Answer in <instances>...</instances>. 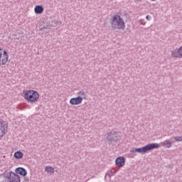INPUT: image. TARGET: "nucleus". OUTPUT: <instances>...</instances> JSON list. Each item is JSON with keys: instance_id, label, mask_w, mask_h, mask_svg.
Listing matches in <instances>:
<instances>
[{"instance_id": "6ab92c4d", "label": "nucleus", "mask_w": 182, "mask_h": 182, "mask_svg": "<svg viewBox=\"0 0 182 182\" xmlns=\"http://www.w3.org/2000/svg\"><path fill=\"white\" fill-rule=\"evenodd\" d=\"M179 55L182 58V46L179 48Z\"/></svg>"}, {"instance_id": "f8f14e48", "label": "nucleus", "mask_w": 182, "mask_h": 182, "mask_svg": "<svg viewBox=\"0 0 182 182\" xmlns=\"http://www.w3.org/2000/svg\"><path fill=\"white\" fill-rule=\"evenodd\" d=\"M14 157L16 159V160H21L23 157V153L21 151H18L14 153Z\"/></svg>"}, {"instance_id": "dca6fc26", "label": "nucleus", "mask_w": 182, "mask_h": 182, "mask_svg": "<svg viewBox=\"0 0 182 182\" xmlns=\"http://www.w3.org/2000/svg\"><path fill=\"white\" fill-rule=\"evenodd\" d=\"M171 142L168 141H165L163 143V146H166L167 147V149H170V147H171Z\"/></svg>"}, {"instance_id": "6e6552de", "label": "nucleus", "mask_w": 182, "mask_h": 182, "mask_svg": "<svg viewBox=\"0 0 182 182\" xmlns=\"http://www.w3.org/2000/svg\"><path fill=\"white\" fill-rule=\"evenodd\" d=\"M15 172L16 174H20V176H23V177L26 176V175L28 174V171H26V169L23 167L16 168Z\"/></svg>"}, {"instance_id": "a211bd4d", "label": "nucleus", "mask_w": 182, "mask_h": 182, "mask_svg": "<svg viewBox=\"0 0 182 182\" xmlns=\"http://www.w3.org/2000/svg\"><path fill=\"white\" fill-rule=\"evenodd\" d=\"M2 50H4V49L0 48V66H1V59L2 58Z\"/></svg>"}, {"instance_id": "7ed1b4c3", "label": "nucleus", "mask_w": 182, "mask_h": 182, "mask_svg": "<svg viewBox=\"0 0 182 182\" xmlns=\"http://www.w3.org/2000/svg\"><path fill=\"white\" fill-rule=\"evenodd\" d=\"M24 99L28 102V103H35L38 102L39 99V93L36 90H28L24 93Z\"/></svg>"}, {"instance_id": "412c9836", "label": "nucleus", "mask_w": 182, "mask_h": 182, "mask_svg": "<svg viewBox=\"0 0 182 182\" xmlns=\"http://www.w3.org/2000/svg\"><path fill=\"white\" fill-rule=\"evenodd\" d=\"M146 18L147 21H150L151 19V16L150 15H147Z\"/></svg>"}, {"instance_id": "1a4fd4ad", "label": "nucleus", "mask_w": 182, "mask_h": 182, "mask_svg": "<svg viewBox=\"0 0 182 182\" xmlns=\"http://www.w3.org/2000/svg\"><path fill=\"white\" fill-rule=\"evenodd\" d=\"M82 102H83V100H82V97H73L70 100V104L73 105H80Z\"/></svg>"}, {"instance_id": "f3484780", "label": "nucleus", "mask_w": 182, "mask_h": 182, "mask_svg": "<svg viewBox=\"0 0 182 182\" xmlns=\"http://www.w3.org/2000/svg\"><path fill=\"white\" fill-rule=\"evenodd\" d=\"M175 141H182V136H176Z\"/></svg>"}, {"instance_id": "393cba45", "label": "nucleus", "mask_w": 182, "mask_h": 182, "mask_svg": "<svg viewBox=\"0 0 182 182\" xmlns=\"http://www.w3.org/2000/svg\"><path fill=\"white\" fill-rule=\"evenodd\" d=\"M0 124H1V121H0Z\"/></svg>"}, {"instance_id": "9b49d317", "label": "nucleus", "mask_w": 182, "mask_h": 182, "mask_svg": "<svg viewBox=\"0 0 182 182\" xmlns=\"http://www.w3.org/2000/svg\"><path fill=\"white\" fill-rule=\"evenodd\" d=\"M77 97H81L82 100H83V99H85V100H86L87 95H86V92L83 90H81L80 92H78L77 93Z\"/></svg>"}, {"instance_id": "20e7f679", "label": "nucleus", "mask_w": 182, "mask_h": 182, "mask_svg": "<svg viewBox=\"0 0 182 182\" xmlns=\"http://www.w3.org/2000/svg\"><path fill=\"white\" fill-rule=\"evenodd\" d=\"M107 140L108 141V144L111 146H114V143H117L119 141V132L112 130L110 132L107 134Z\"/></svg>"}, {"instance_id": "39448f33", "label": "nucleus", "mask_w": 182, "mask_h": 182, "mask_svg": "<svg viewBox=\"0 0 182 182\" xmlns=\"http://www.w3.org/2000/svg\"><path fill=\"white\" fill-rule=\"evenodd\" d=\"M0 127H1L0 128V130L1 132L0 140H2V137H4V136L8 133V123H6L5 121H1Z\"/></svg>"}, {"instance_id": "5701e85b", "label": "nucleus", "mask_w": 182, "mask_h": 182, "mask_svg": "<svg viewBox=\"0 0 182 182\" xmlns=\"http://www.w3.org/2000/svg\"><path fill=\"white\" fill-rule=\"evenodd\" d=\"M111 173L114 175V173H116V171H115V172L111 171Z\"/></svg>"}, {"instance_id": "ddd939ff", "label": "nucleus", "mask_w": 182, "mask_h": 182, "mask_svg": "<svg viewBox=\"0 0 182 182\" xmlns=\"http://www.w3.org/2000/svg\"><path fill=\"white\" fill-rule=\"evenodd\" d=\"M178 55H180V48H178V50H177V49L173 50L171 52V56H172V58H178Z\"/></svg>"}, {"instance_id": "aec40b11", "label": "nucleus", "mask_w": 182, "mask_h": 182, "mask_svg": "<svg viewBox=\"0 0 182 182\" xmlns=\"http://www.w3.org/2000/svg\"><path fill=\"white\" fill-rule=\"evenodd\" d=\"M23 182H29V178L26 176H24V181Z\"/></svg>"}, {"instance_id": "f257e3e1", "label": "nucleus", "mask_w": 182, "mask_h": 182, "mask_svg": "<svg viewBox=\"0 0 182 182\" xmlns=\"http://www.w3.org/2000/svg\"><path fill=\"white\" fill-rule=\"evenodd\" d=\"M109 23L114 29H122V31H124V28H126L123 18L117 14L112 16Z\"/></svg>"}, {"instance_id": "4be33fe9", "label": "nucleus", "mask_w": 182, "mask_h": 182, "mask_svg": "<svg viewBox=\"0 0 182 182\" xmlns=\"http://www.w3.org/2000/svg\"><path fill=\"white\" fill-rule=\"evenodd\" d=\"M140 22L141 23V25H145V22H144V20H140Z\"/></svg>"}, {"instance_id": "0eeeda50", "label": "nucleus", "mask_w": 182, "mask_h": 182, "mask_svg": "<svg viewBox=\"0 0 182 182\" xmlns=\"http://www.w3.org/2000/svg\"><path fill=\"white\" fill-rule=\"evenodd\" d=\"M8 59H9V54L6 50H3V56L1 55V63L2 65H6V62H8Z\"/></svg>"}, {"instance_id": "423d86ee", "label": "nucleus", "mask_w": 182, "mask_h": 182, "mask_svg": "<svg viewBox=\"0 0 182 182\" xmlns=\"http://www.w3.org/2000/svg\"><path fill=\"white\" fill-rule=\"evenodd\" d=\"M115 164L116 166H118V167H123V166L126 164V159L123 156L117 158L115 160Z\"/></svg>"}, {"instance_id": "4468645a", "label": "nucleus", "mask_w": 182, "mask_h": 182, "mask_svg": "<svg viewBox=\"0 0 182 182\" xmlns=\"http://www.w3.org/2000/svg\"><path fill=\"white\" fill-rule=\"evenodd\" d=\"M45 170L47 173H55V169L52 166H46Z\"/></svg>"}, {"instance_id": "2eb2a0df", "label": "nucleus", "mask_w": 182, "mask_h": 182, "mask_svg": "<svg viewBox=\"0 0 182 182\" xmlns=\"http://www.w3.org/2000/svg\"><path fill=\"white\" fill-rule=\"evenodd\" d=\"M60 22L58 21L57 20H54L51 21L50 26H53L54 28L58 26Z\"/></svg>"}, {"instance_id": "b1692460", "label": "nucleus", "mask_w": 182, "mask_h": 182, "mask_svg": "<svg viewBox=\"0 0 182 182\" xmlns=\"http://www.w3.org/2000/svg\"><path fill=\"white\" fill-rule=\"evenodd\" d=\"M135 1H137L138 2H140V1H141V0H135Z\"/></svg>"}, {"instance_id": "9d476101", "label": "nucleus", "mask_w": 182, "mask_h": 182, "mask_svg": "<svg viewBox=\"0 0 182 182\" xmlns=\"http://www.w3.org/2000/svg\"><path fill=\"white\" fill-rule=\"evenodd\" d=\"M45 10V9L43 8V6L42 5H38L35 7L34 9V12L35 14H36L37 15H40V14H42L43 12V11Z\"/></svg>"}, {"instance_id": "f03ea898", "label": "nucleus", "mask_w": 182, "mask_h": 182, "mask_svg": "<svg viewBox=\"0 0 182 182\" xmlns=\"http://www.w3.org/2000/svg\"><path fill=\"white\" fill-rule=\"evenodd\" d=\"M160 147V144L152 143L143 146L142 148H135L132 149L130 151V153H147V151H150V150H154V149H159Z\"/></svg>"}]
</instances>
